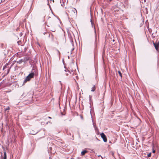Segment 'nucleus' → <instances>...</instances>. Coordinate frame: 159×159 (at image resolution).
Instances as JSON below:
<instances>
[{
    "instance_id": "1",
    "label": "nucleus",
    "mask_w": 159,
    "mask_h": 159,
    "mask_svg": "<svg viewBox=\"0 0 159 159\" xmlns=\"http://www.w3.org/2000/svg\"><path fill=\"white\" fill-rule=\"evenodd\" d=\"M35 72V70L33 69L32 71V72L30 74L24 79L23 82L24 84H25L27 82L29 81L31 78H33Z\"/></svg>"
},
{
    "instance_id": "2",
    "label": "nucleus",
    "mask_w": 159,
    "mask_h": 159,
    "mask_svg": "<svg viewBox=\"0 0 159 159\" xmlns=\"http://www.w3.org/2000/svg\"><path fill=\"white\" fill-rule=\"evenodd\" d=\"M8 64H7L5 66H4L3 67V70H5V74L6 75L8 74L10 72V69L11 67H10L7 66Z\"/></svg>"
},
{
    "instance_id": "3",
    "label": "nucleus",
    "mask_w": 159,
    "mask_h": 159,
    "mask_svg": "<svg viewBox=\"0 0 159 159\" xmlns=\"http://www.w3.org/2000/svg\"><path fill=\"white\" fill-rule=\"evenodd\" d=\"M101 135L102 138L103 139L104 142H106L107 141V139L106 135L103 133H102L101 134Z\"/></svg>"
},
{
    "instance_id": "4",
    "label": "nucleus",
    "mask_w": 159,
    "mask_h": 159,
    "mask_svg": "<svg viewBox=\"0 0 159 159\" xmlns=\"http://www.w3.org/2000/svg\"><path fill=\"white\" fill-rule=\"evenodd\" d=\"M28 60V59L27 58V57H26V58L25 57L24 58V59H21L19 61H17V63H19V64H20L21 63H22L23 62L26 61Z\"/></svg>"
},
{
    "instance_id": "5",
    "label": "nucleus",
    "mask_w": 159,
    "mask_h": 159,
    "mask_svg": "<svg viewBox=\"0 0 159 159\" xmlns=\"http://www.w3.org/2000/svg\"><path fill=\"white\" fill-rule=\"evenodd\" d=\"M90 21H91V22L92 27L93 28V29H94V33H95V36L96 37V31L95 28V26H94V23L92 21L91 19V20H90Z\"/></svg>"
},
{
    "instance_id": "6",
    "label": "nucleus",
    "mask_w": 159,
    "mask_h": 159,
    "mask_svg": "<svg viewBox=\"0 0 159 159\" xmlns=\"http://www.w3.org/2000/svg\"><path fill=\"white\" fill-rule=\"evenodd\" d=\"M71 11L73 12L74 15H77V12L76 9L74 8H71Z\"/></svg>"
},
{
    "instance_id": "7",
    "label": "nucleus",
    "mask_w": 159,
    "mask_h": 159,
    "mask_svg": "<svg viewBox=\"0 0 159 159\" xmlns=\"http://www.w3.org/2000/svg\"><path fill=\"white\" fill-rule=\"evenodd\" d=\"M71 11L73 12L74 15H77V12L76 9L74 8H71Z\"/></svg>"
},
{
    "instance_id": "8",
    "label": "nucleus",
    "mask_w": 159,
    "mask_h": 159,
    "mask_svg": "<svg viewBox=\"0 0 159 159\" xmlns=\"http://www.w3.org/2000/svg\"><path fill=\"white\" fill-rule=\"evenodd\" d=\"M153 44L155 48L158 51L159 49V45L158 43H155L154 42L153 43Z\"/></svg>"
},
{
    "instance_id": "9",
    "label": "nucleus",
    "mask_w": 159,
    "mask_h": 159,
    "mask_svg": "<svg viewBox=\"0 0 159 159\" xmlns=\"http://www.w3.org/2000/svg\"><path fill=\"white\" fill-rule=\"evenodd\" d=\"M72 75L74 77H73V78L75 79V78L77 79L78 78L77 75L76 74V72L75 71L72 72Z\"/></svg>"
},
{
    "instance_id": "10",
    "label": "nucleus",
    "mask_w": 159,
    "mask_h": 159,
    "mask_svg": "<svg viewBox=\"0 0 159 159\" xmlns=\"http://www.w3.org/2000/svg\"><path fill=\"white\" fill-rule=\"evenodd\" d=\"M88 151L86 150H84L82 151L81 152V156H84L86 153H87Z\"/></svg>"
},
{
    "instance_id": "11",
    "label": "nucleus",
    "mask_w": 159,
    "mask_h": 159,
    "mask_svg": "<svg viewBox=\"0 0 159 159\" xmlns=\"http://www.w3.org/2000/svg\"><path fill=\"white\" fill-rule=\"evenodd\" d=\"M3 159H7L6 152L5 151L4 152V157Z\"/></svg>"
},
{
    "instance_id": "12",
    "label": "nucleus",
    "mask_w": 159,
    "mask_h": 159,
    "mask_svg": "<svg viewBox=\"0 0 159 159\" xmlns=\"http://www.w3.org/2000/svg\"><path fill=\"white\" fill-rule=\"evenodd\" d=\"M37 133V132H33V131H31L30 132V134L32 135H34L36 134Z\"/></svg>"
},
{
    "instance_id": "13",
    "label": "nucleus",
    "mask_w": 159,
    "mask_h": 159,
    "mask_svg": "<svg viewBox=\"0 0 159 159\" xmlns=\"http://www.w3.org/2000/svg\"><path fill=\"white\" fill-rule=\"evenodd\" d=\"M95 86H93V87L92 88V89L91 90V91L92 92H94L95 91Z\"/></svg>"
},
{
    "instance_id": "14",
    "label": "nucleus",
    "mask_w": 159,
    "mask_h": 159,
    "mask_svg": "<svg viewBox=\"0 0 159 159\" xmlns=\"http://www.w3.org/2000/svg\"><path fill=\"white\" fill-rule=\"evenodd\" d=\"M118 73H119V74L120 76L121 77H122V74H121V72H120V71H118Z\"/></svg>"
},
{
    "instance_id": "15",
    "label": "nucleus",
    "mask_w": 159,
    "mask_h": 159,
    "mask_svg": "<svg viewBox=\"0 0 159 159\" xmlns=\"http://www.w3.org/2000/svg\"><path fill=\"white\" fill-rule=\"evenodd\" d=\"M66 133H67V134L68 135H71V134L69 132H68L67 131H66Z\"/></svg>"
},
{
    "instance_id": "16",
    "label": "nucleus",
    "mask_w": 159,
    "mask_h": 159,
    "mask_svg": "<svg viewBox=\"0 0 159 159\" xmlns=\"http://www.w3.org/2000/svg\"><path fill=\"white\" fill-rule=\"evenodd\" d=\"M10 109V107H7L5 109V111H6L7 110H9Z\"/></svg>"
},
{
    "instance_id": "17",
    "label": "nucleus",
    "mask_w": 159,
    "mask_h": 159,
    "mask_svg": "<svg viewBox=\"0 0 159 159\" xmlns=\"http://www.w3.org/2000/svg\"><path fill=\"white\" fill-rule=\"evenodd\" d=\"M110 154H111L113 156H114V153L113 152H111L110 153Z\"/></svg>"
},
{
    "instance_id": "18",
    "label": "nucleus",
    "mask_w": 159,
    "mask_h": 159,
    "mask_svg": "<svg viewBox=\"0 0 159 159\" xmlns=\"http://www.w3.org/2000/svg\"><path fill=\"white\" fill-rule=\"evenodd\" d=\"M71 44L73 46V41L72 40H71Z\"/></svg>"
},
{
    "instance_id": "19",
    "label": "nucleus",
    "mask_w": 159,
    "mask_h": 159,
    "mask_svg": "<svg viewBox=\"0 0 159 159\" xmlns=\"http://www.w3.org/2000/svg\"><path fill=\"white\" fill-rule=\"evenodd\" d=\"M148 157H150L151 156V154L150 153L149 154H148Z\"/></svg>"
},
{
    "instance_id": "20",
    "label": "nucleus",
    "mask_w": 159,
    "mask_h": 159,
    "mask_svg": "<svg viewBox=\"0 0 159 159\" xmlns=\"http://www.w3.org/2000/svg\"><path fill=\"white\" fill-rule=\"evenodd\" d=\"M57 51L59 54H60V52L58 50H57Z\"/></svg>"
},
{
    "instance_id": "21",
    "label": "nucleus",
    "mask_w": 159,
    "mask_h": 159,
    "mask_svg": "<svg viewBox=\"0 0 159 159\" xmlns=\"http://www.w3.org/2000/svg\"><path fill=\"white\" fill-rule=\"evenodd\" d=\"M74 50V48H72L71 50V52L72 51Z\"/></svg>"
},
{
    "instance_id": "22",
    "label": "nucleus",
    "mask_w": 159,
    "mask_h": 159,
    "mask_svg": "<svg viewBox=\"0 0 159 159\" xmlns=\"http://www.w3.org/2000/svg\"><path fill=\"white\" fill-rule=\"evenodd\" d=\"M72 137L73 138V139H72L73 140H74V135H72Z\"/></svg>"
},
{
    "instance_id": "23",
    "label": "nucleus",
    "mask_w": 159,
    "mask_h": 159,
    "mask_svg": "<svg viewBox=\"0 0 159 159\" xmlns=\"http://www.w3.org/2000/svg\"><path fill=\"white\" fill-rule=\"evenodd\" d=\"M155 150H153V153H155Z\"/></svg>"
},
{
    "instance_id": "24",
    "label": "nucleus",
    "mask_w": 159,
    "mask_h": 159,
    "mask_svg": "<svg viewBox=\"0 0 159 159\" xmlns=\"http://www.w3.org/2000/svg\"><path fill=\"white\" fill-rule=\"evenodd\" d=\"M48 117L49 118V119H51V118H51V117H49V116H48Z\"/></svg>"
},
{
    "instance_id": "25",
    "label": "nucleus",
    "mask_w": 159,
    "mask_h": 159,
    "mask_svg": "<svg viewBox=\"0 0 159 159\" xmlns=\"http://www.w3.org/2000/svg\"><path fill=\"white\" fill-rule=\"evenodd\" d=\"M66 75H68V73H66Z\"/></svg>"
},
{
    "instance_id": "26",
    "label": "nucleus",
    "mask_w": 159,
    "mask_h": 159,
    "mask_svg": "<svg viewBox=\"0 0 159 159\" xmlns=\"http://www.w3.org/2000/svg\"><path fill=\"white\" fill-rule=\"evenodd\" d=\"M112 0H109L110 1V2H111L112 1Z\"/></svg>"
},
{
    "instance_id": "27",
    "label": "nucleus",
    "mask_w": 159,
    "mask_h": 159,
    "mask_svg": "<svg viewBox=\"0 0 159 159\" xmlns=\"http://www.w3.org/2000/svg\"><path fill=\"white\" fill-rule=\"evenodd\" d=\"M46 32H45V33H44V34H46Z\"/></svg>"
}]
</instances>
